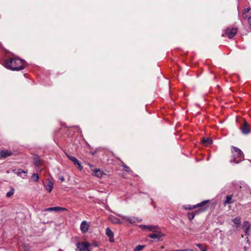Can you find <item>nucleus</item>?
I'll list each match as a JSON object with an SVG mask.
<instances>
[{
    "instance_id": "6",
    "label": "nucleus",
    "mask_w": 251,
    "mask_h": 251,
    "mask_svg": "<svg viewBox=\"0 0 251 251\" xmlns=\"http://www.w3.org/2000/svg\"><path fill=\"white\" fill-rule=\"evenodd\" d=\"M237 29L236 28H227L224 33H223L222 36L224 37H227L229 39L232 38L237 33Z\"/></svg>"
},
{
    "instance_id": "35",
    "label": "nucleus",
    "mask_w": 251,
    "mask_h": 251,
    "mask_svg": "<svg viewBox=\"0 0 251 251\" xmlns=\"http://www.w3.org/2000/svg\"><path fill=\"white\" fill-rule=\"evenodd\" d=\"M248 23H249V25L251 28V16L249 17L248 18Z\"/></svg>"
},
{
    "instance_id": "27",
    "label": "nucleus",
    "mask_w": 251,
    "mask_h": 251,
    "mask_svg": "<svg viewBox=\"0 0 251 251\" xmlns=\"http://www.w3.org/2000/svg\"><path fill=\"white\" fill-rule=\"evenodd\" d=\"M106 235H113V232L109 228H107L106 229Z\"/></svg>"
},
{
    "instance_id": "3",
    "label": "nucleus",
    "mask_w": 251,
    "mask_h": 251,
    "mask_svg": "<svg viewBox=\"0 0 251 251\" xmlns=\"http://www.w3.org/2000/svg\"><path fill=\"white\" fill-rule=\"evenodd\" d=\"M232 152L233 154V159L230 160L231 162L239 163L243 159V153L239 148L232 147Z\"/></svg>"
},
{
    "instance_id": "9",
    "label": "nucleus",
    "mask_w": 251,
    "mask_h": 251,
    "mask_svg": "<svg viewBox=\"0 0 251 251\" xmlns=\"http://www.w3.org/2000/svg\"><path fill=\"white\" fill-rule=\"evenodd\" d=\"M110 222L113 224H122L125 223L123 219H120L115 216H111L109 218Z\"/></svg>"
},
{
    "instance_id": "19",
    "label": "nucleus",
    "mask_w": 251,
    "mask_h": 251,
    "mask_svg": "<svg viewBox=\"0 0 251 251\" xmlns=\"http://www.w3.org/2000/svg\"><path fill=\"white\" fill-rule=\"evenodd\" d=\"M232 222L236 227H239L241 226V218L237 217L232 220Z\"/></svg>"
},
{
    "instance_id": "22",
    "label": "nucleus",
    "mask_w": 251,
    "mask_h": 251,
    "mask_svg": "<svg viewBox=\"0 0 251 251\" xmlns=\"http://www.w3.org/2000/svg\"><path fill=\"white\" fill-rule=\"evenodd\" d=\"M150 238V242H152L154 241H159L160 240V238L161 236H149Z\"/></svg>"
},
{
    "instance_id": "15",
    "label": "nucleus",
    "mask_w": 251,
    "mask_h": 251,
    "mask_svg": "<svg viewBox=\"0 0 251 251\" xmlns=\"http://www.w3.org/2000/svg\"><path fill=\"white\" fill-rule=\"evenodd\" d=\"M201 142L202 144L206 146L211 145L213 143L212 140L211 138L207 137H204Z\"/></svg>"
},
{
    "instance_id": "28",
    "label": "nucleus",
    "mask_w": 251,
    "mask_h": 251,
    "mask_svg": "<svg viewBox=\"0 0 251 251\" xmlns=\"http://www.w3.org/2000/svg\"><path fill=\"white\" fill-rule=\"evenodd\" d=\"M188 216L189 220H192L194 218L195 216V214L189 213L188 214Z\"/></svg>"
},
{
    "instance_id": "24",
    "label": "nucleus",
    "mask_w": 251,
    "mask_h": 251,
    "mask_svg": "<svg viewBox=\"0 0 251 251\" xmlns=\"http://www.w3.org/2000/svg\"><path fill=\"white\" fill-rule=\"evenodd\" d=\"M34 163L36 167H38L42 164V160L38 158H35Z\"/></svg>"
},
{
    "instance_id": "33",
    "label": "nucleus",
    "mask_w": 251,
    "mask_h": 251,
    "mask_svg": "<svg viewBox=\"0 0 251 251\" xmlns=\"http://www.w3.org/2000/svg\"><path fill=\"white\" fill-rule=\"evenodd\" d=\"M109 240L110 242H113L114 241V236H109Z\"/></svg>"
},
{
    "instance_id": "5",
    "label": "nucleus",
    "mask_w": 251,
    "mask_h": 251,
    "mask_svg": "<svg viewBox=\"0 0 251 251\" xmlns=\"http://www.w3.org/2000/svg\"><path fill=\"white\" fill-rule=\"evenodd\" d=\"M118 216L121 217L125 221V223H128L131 225H134L136 223L141 222L142 219L139 217H135L133 216H124L122 214H118Z\"/></svg>"
},
{
    "instance_id": "14",
    "label": "nucleus",
    "mask_w": 251,
    "mask_h": 251,
    "mask_svg": "<svg viewBox=\"0 0 251 251\" xmlns=\"http://www.w3.org/2000/svg\"><path fill=\"white\" fill-rule=\"evenodd\" d=\"M232 195H227L226 198V200L224 202V204L226 205L227 204L232 203L234 201L232 200Z\"/></svg>"
},
{
    "instance_id": "18",
    "label": "nucleus",
    "mask_w": 251,
    "mask_h": 251,
    "mask_svg": "<svg viewBox=\"0 0 251 251\" xmlns=\"http://www.w3.org/2000/svg\"><path fill=\"white\" fill-rule=\"evenodd\" d=\"M243 240L241 241L242 242H243V240L246 242L247 244H245L244 245V251H247L250 247V240L248 239V237L247 236L245 238H244V236H242Z\"/></svg>"
},
{
    "instance_id": "37",
    "label": "nucleus",
    "mask_w": 251,
    "mask_h": 251,
    "mask_svg": "<svg viewBox=\"0 0 251 251\" xmlns=\"http://www.w3.org/2000/svg\"><path fill=\"white\" fill-rule=\"evenodd\" d=\"M231 184L233 185H236L237 182L236 181H233V182H232Z\"/></svg>"
},
{
    "instance_id": "2",
    "label": "nucleus",
    "mask_w": 251,
    "mask_h": 251,
    "mask_svg": "<svg viewBox=\"0 0 251 251\" xmlns=\"http://www.w3.org/2000/svg\"><path fill=\"white\" fill-rule=\"evenodd\" d=\"M139 227L142 230L153 232L152 234L150 235H165L163 229L160 228L157 226L141 225L139 226Z\"/></svg>"
},
{
    "instance_id": "13",
    "label": "nucleus",
    "mask_w": 251,
    "mask_h": 251,
    "mask_svg": "<svg viewBox=\"0 0 251 251\" xmlns=\"http://www.w3.org/2000/svg\"><path fill=\"white\" fill-rule=\"evenodd\" d=\"M12 152L8 150H2L0 152V155L1 158H6L12 155Z\"/></svg>"
},
{
    "instance_id": "8",
    "label": "nucleus",
    "mask_w": 251,
    "mask_h": 251,
    "mask_svg": "<svg viewBox=\"0 0 251 251\" xmlns=\"http://www.w3.org/2000/svg\"><path fill=\"white\" fill-rule=\"evenodd\" d=\"M241 130L244 134H248L250 133V130L249 125L246 121H244L243 126L241 127Z\"/></svg>"
},
{
    "instance_id": "12",
    "label": "nucleus",
    "mask_w": 251,
    "mask_h": 251,
    "mask_svg": "<svg viewBox=\"0 0 251 251\" xmlns=\"http://www.w3.org/2000/svg\"><path fill=\"white\" fill-rule=\"evenodd\" d=\"M61 210H67V209L64 207H61L59 206L53 207H50L48 208H46L44 211H55L57 212Z\"/></svg>"
},
{
    "instance_id": "26",
    "label": "nucleus",
    "mask_w": 251,
    "mask_h": 251,
    "mask_svg": "<svg viewBox=\"0 0 251 251\" xmlns=\"http://www.w3.org/2000/svg\"><path fill=\"white\" fill-rule=\"evenodd\" d=\"M31 178L33 180L35 181H37L39 180V176L36 173H34L32 175Z\"/></svg>"
},
{
    "instance_id": "38",
    "label": "nucleus",
    "mask_w": 251,
    "mask_h": 251,
    "mask_svg": "<svg viewBox=\"0 0 251 251\" xmlns=\"http://www.w3.org/2000/svg\"><path fill=\"white\" fill-rule=\"evenodd\" d=\"M209 160V157H208L207 159V160Z\"/></svg>"
},
{
    "instance_id": "23",
    "label": "nucleus",
    "mask_w": 251,
    "mask_h": 251,
    "mask_svg": "<svg viewBox=\"0 0 251 251\" xmlns=\"http://www.w3.org/2000/svg\"><path fill=\"white\" fill-rule=\"evenodd\" d=\"M15 192V189L13 187H11L10 190L6 193V197H10L11 196H12Z\"/></svg>"
},
{
    "instance_id": "25",
    "label": "nucleus",
    "mask_w": 251,
    "mask_h": 251,
    "mask_svg": "<svg viewBox=\"0 0 251 251\" xmlns=\"http://www.w3.org/2000/svg\"><path fill=\"white\" fill-rule=\"evenodd\" d=\"M144 245H138L134 249V251H141L144 248Z\"/></svg>"
},
{
    "instance_id": "36",
    "label": "nucleus",
    "mask_w": 251,
    "mask_h": 251,
    "mask_svg": "<svg viewBox=\"0 0 251 251\" xmlns=\"http://www.w3.org/2000/svg\"><path fill=\"white\" fill-rule=\"evenodd\" d=\"M59 179H60L62 182H63V181H64L65 178H64V176H60V177H59Z\"/></svg>"
},
{
    "instance_id": "11",
    "label": "nucleus",
    "mask_w": 251,
    "mask_h": 251,
    "mask_svg": "<svg viewBox=\"0 0 251 251\" xmlns=\"http://www.w3.org/2000/svg\"><path fill=\"white\" fill-rule=\"evenodd\" d=\"M89 225L86 221H83L80 225V228L82 232L86 233L88 231Z\"/></svg>"
},
{
    "instance_id": "7",
    "label": "nucleus",
    "mask_w": 251,
    "mask_h": 251,
    "mask_svg": "<svg viewBox=\"0 0 251 251\" xmlns=\"http://www.w3.org/2000/svg\"><path fill=\"white\" fill-rule=\"evenodd\" d=\"M90 246V244L85 242H79L76 245L77 249L80 251L87 250Z\"/></svg>"
},
{
    "instance_id": "21",
    "label": "nucleus",
    "mask_w": 251,
    "mask_h": 251,
    "mask_svg": "<svg viewBox=\"0 0 251 251\" xmlns=\"http://www.w3.org/2000/svg\"><path fill=\"white\" fill-rule=\"evenodd\" d=\"M73 163L74 165L76 166L79 170H82L83 167L81 166V163L77 159H75Z\"/></svg>"
},
{
    "instance_id": "30",
    "label": "nucleus",
    "mask_w": 251,
    "mask_h": 251,
    "mask_svg": "<svg viewBox=\"0 0 251 251\" xmlns=\"http://www.w3.org/2000/svg\"><path fill=\"white\" fill-rule=\"evenodd\" d=\"M67 157L69 158V159L71 160L73 162H74V161L76 159V158L74 156H70V155H67Z\"/></svg>"
},
{
    "instance_id": "16",
    "label": "nucleus",
    "mask_w": 251,
    "mask_h": 251,
    "mask_svg": "<svg viewBox=\"0 0 251 251\" xmlns=\"http://www.w3.org/2000/svg\"><path fill=\"white\" fill-rule=\"evenodd\" d=\"M53 183L51 181L48 180L47 184L45 185L46 190L49 192H51L53 188Z\"/></svg>"
},
{
    "instance_id": "29",
    "label": "nucleus",
    "mask_w": 251,
    "mask_h": 251,
    "mask_svg": "<svg viewBox=\"0 0 251 251\" xmlns=\"http://www.w3.org/2000/svg\"><path fill=\"white\" fill-rule=\"evenodd\" d=\"M122 166L124 168L126 172H130V168L129 167L127 166L125 164L123 163Z\"/></svg>"
},
{
    "instance_id": "4",
    "label": "nucleus",
    "mask_w": 251,
    "mask_h": 251,
    "mask_svg": "<svg viewBox=\"0 0 251 251\" xmlns=\"http://www.w3.org/2000/svg\"><path fill=\"white\" fill-rule=\"evenodd\" d=\"M208 202V201H204L196 205H186L183 206V208L186 210H191L193 209H195L196 208L201 207V208L196 211V214H199L201 212H202L204 211H205L207 207L203 206L204 205H205L206 203H207Z\"/></svg>"
},
{
    "instance_id": "32",
    "label": "nucleus",
    "mask_w": 251,
    "mask_h": 251,
    "mask_svg": "<svg viewBox=\"0 0 251 251\" xmlns=\"http://www.w3.org/2000/svg\"><path fill=\"white\" fill-rule=\"evenodd\" d=\"M197 246L201 250V251H206V250L201 247L200 244H198Z\"/></svg>"
},
{
    "instance_id": "20",
    "label": "nucleus",
    "mask_w": 251,
    "mask_h": 251,
    "mask_svg": "<svg viewBox=\"0 0 251 251\" xmlns=\"http://www.w3.org/2000/svg\"><path fill=\"white\" fill-rule=\"evenodd\" d=\"M15 172V173L20 177H22L24 178L26 176L27 172L25 171H24L22 170L19 169L16 172V170L14 171Z\"/></svg>"
},
{
    "instance_id": "34",
    "label": "nucleus",
    "mask_w": 251,
    "mask_h": 251,
    "mask_svg": "<svg viewBox=\"0 0 251 251\" xmlns=\"http://www.w3.org/2000/svg\"><path fill=\"white\" fill-rule=\"evenodd\" d=\"M93 246L94 247H98V244L97 243H93V244L92 245H90V246H89V249H91V246Z\"/></svg>"
},
{
    "instance_id": "1",
    "label": "nucleus",
    "mask_w": 251,
    "mask_h": 251,
    "mask_svg": "<svg viewBox=\"0 0 251 251\" xmlns=\"http://www.w3.org/2000/svg\"><path fill=\"white\" fill-rule=\"evenodd\" d=\"M25 61L19 58H10L4 62V66L7 69L18 71L24 69Z\"/></svg>"
},
{
    "instance_id": "31",
    "label": "nucleus",
    "mask_w": 251,
    "mask_h": 251,
    "mask_svg": "<svg viewBox=\"0 0 251 251\" xmlns=\"http://www.w3.org/2000/svg\"><path fill=\"white\" fill-rule=\"evenodd\" d=\"M251 10V7H249L246 9H245L244 10V14H246V13H247L248 12H250V11Z\"/></svg>"
},
{
    "instance_id": "39",
    "label": "nucleus",
    "mask_w": 251,
    "mask_h": 251,
    "mask_svg": "<svg viewBox=\"0 0 251 251\" xmlns=\"http://www.w3.org/2000/svg\"><path fill=\"white\" fill-rule=\"evenodd\" d=\"M89 166L90 167H92V165H90V164H89Z\"/></svg>"
},
{
    "instance_id": "10",
    "label": "nucleus",
    "mask_w": 251,
    "mask_h": 251,
    "mask_svg": "<svg viewBox=\"0 0 251 251\" xmlns=\"http://www.w3.org/2000/svg\"><path fill=\"white\" fill-rule=\"evenodd\" d=\"M251 226V224L248 221H245L242 225V228L245 231L246 235L250 234L249 230Z\"/></svg>"
},
{
    "instance_id": "17",
    "label": "nucleus",
    "mask_w": 251,
    "mask_h": 251,
    "mask_svg": "<svg viewBox=\"0 0 251 251\" xmlns=\"http://www.w3.org/2000/svg\"><path fill=\"white\" fill-rule=\"evenodd\" d=\"M93 175L98 177H100L103 175V172L99 169H95L93 170Z\"/></svg>"
}]
</instances>
